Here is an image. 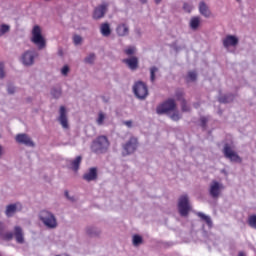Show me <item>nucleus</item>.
Listing matches in <instances>:
<instances>
[{
	"label": "nucleus",
	"mask_w": 256,
	"mask_h": 256,
	"mask_svg": "<svg viewBox=\"0 0 256 256\" xmlns=\"http://www.w3.org/2000/svg\"><path fill=\"white\" fill-rule=\"evenodd\" d=\"M38 217L47 229H57V227H59L57 217L55 216V214H53V212L49 210L40 211Z\"/></svg>",
	"instance_id": "f03ea898"
},
{
	"label": "nucleus",
	"mask_w": 256,
	"mask_h": 256,
	"mask_svg": "<svg viewBox=\"0 0 256 256\" xmlns=\"http://www.w3.org/2000/svg\"><path fill=\"white\" fill-rule=\"evenodd\" d=\"M181 109L183 113H189L191 111V106L187 104V100L181 101Z\"/></svg>",
	"instance_id": "473e14b6"
},
{
	"label": "nucleus",
	"mask_w": 256,
	"mask_h": 256,
	"mask_svg": "<svg viewBox=\"0 0 256 256\" xmlns=\"http://www.w3.org/2000/svg\"><path fill=\"white\" fill-rule=\"evenodd\" d=\"M73 43H74V45H81V43H83V37H81L79 35H74Z\"/></svg>",
	"instance_id": "4c0bfd02"
},
{
	"label": "nucleus",
	"mask_w": 256,
	"mask_h": 256,
	"mask_svg": "<svg viewBox=\"0 0 256 256\" xmlns=\"http://www.w3.org/2000/svg\"><path fill=\"white\" fill-rule=\"evenodd\" d=\"M198 9L200 15H202L206 19H209V17H211V10L209 9L207 3H205L204 1L199 3Z\"/></svg>",
	"instance_id": "6ab92c4d"
},
{
	"label": "nucleus",
	"mask_w": 256,
	"mask_h": 256,
	"mask_svg": "<svg viewBox=\"0 0 256 256\" xmlns=\"http://www.w3.org/2000/svg\"><path fill=\"white\" fill-rule=\"evenodd\" d=\"M9 29H11V28L9 27V25L2 24L1 27H0V33H1V35H5V33H9Z\"/></svg>",
	"instance_id": "ea45409f"
},
{
	"label": "nucleus",
	"mask_w": 256,
	"mask_h": 256,
	"mask_svg": "<svg viewBox=\"0 0 256 256\" xmlns=\"http://www.w3.org/2000/svg\"><path fill=\"white\" fill-rule=\"evenodd\" d=\"M23 210V205L21 203L17 202L14 204H9L6 206L5 215L8 218L14 217L15 213H19V211Z\"/></svg>",
	"instance_id": "f8f14e48"
},
{
	"label": "nucleus",
	"mask_w": 256,
	"mask_h": 256,
	"mask_svg": "<svg viewBox=\"0 0 256 256\" xmlns=\"http://www.w3.org/2000/svg\"><path fill=\"white\" fill-rule=\"evenodd\" d=\"M237 2L241 1V0H236Z\"/></svg>",
	"instance_id": "6e6d98bb"
},
{
	"label": "nucleus",
	"mask_w": 256,
	"mask_h": 256,
	"mask_svg": "<svg viewBox=\"0 0 256 256\" xmlns=\"http://www.w3.org/2000/svg\"><path fill=\"white\" fill-rule=\"evenodd\" d=\"M0 237L5 238L7 241H11V239H13V237H14V233L13 232H6V233L3 232V235Z\"/></svg>",
	"instance_id": "a19ab883"
},
{
	"label": "nucleus",
	"mask_w": 256,
	"mask_h": 256,
	"mask_svg": "<svg viewBox=\"0 0 256 256\" xmlns=\"http://www.w3.org/2000/svg\"><path fill=\"white\" fill-rule=\"evenodd\" d=\"M137 51V49L133 46L128 47L127 49L124 50V53L126 55H135V52Z\"/></svg>",
	"instance_id": "58836bf2"
},
{
	"label": "nucleus",
	"mask_w": 256,
	"mask_h": 256,
	"mask_svg": "<svg viewBox=\"0 0 256 256\" xmlns=\"http://www.w3.org/2000/svg\"><path fill=\"white\" fill-rule=\"evenodd\" d=\"M183 10H184L186 13H191V11H193V4L184 2V3H183Z\"/></svg>",
	"instance_id": "f704fd0d"
},
{
	"label": "nucleus",
	"mask_w": 256,
	"mask_h": 256,
	"mask_svg": "<svg viewBox=\"0 0 256 256\" xmlns=\"http://www.w3.org/2000/svg\"><path fill=\"white\" fill-rule=\"evenodd\" d=\"M100 33L103 37H109L111 35V25L109 23H102L100 25Z\"/></svg>",
	"instance_id": "b1692460"
},
{
	"label": "nucleus",
	"mask_w": 256,
	"mask_h": 256,
	"mask_svg": "<svg viewBox=\"0 0 256 256\" xmlns=\"http://www.w3.org/2000/svg\"><path fill=\"white\" fill-rule=\"evenodd\" d=\"M188 81H197V72L190 71L187 76Z\"/></svg>",
	"instance_id": "c9c22d12"
},
{
	"label": "nucleus",
	"mask_w": 256,
	"mask_h": 256,
	"mask_svg": "<svg viewBox=\"0 0 256 256\" xmlns=\"http://www.w3.org/2000/svg\"><path fill=\"white\" fill-rule=\"evenodd\" d=\"M109 147H111L109 138L105 135H100L92 141L90 149L95 155H105L109 151Z\"/></svg>",
	"instance_id": "f257e3e1"
},
{
	"label": "nucleus",
	"mask_w": 256,
	"mask_h": 256,
	"mask_svg": "<svg viewBox=\"0 0 256 256\" xmlns=\"http://www.w3.org/2000/svg\"><path fill=\"white\" fill-rule=\"evenodd\" d=\"M122 63H124L130 71H137V69H139V58H137V56L123 59Z\"/></svg>",
	"instance_id": "ddd939ff"
},
{
	"label": "nucleus",
	"mask_w": 256,
	"mask_h": 256,
	"mask_svg": "<svg viewBox=\"0 0 256 256\" xmlns=\"http://www.w3.org/2000/svg\"><path fill=\"white\" fill-rule=\"evenodd\" d=\"M177 104L174 99H168L164 103L160 104L156 108V113L158 115H165V113H169V111H175Z\"/></svg>",
	"instance_id": "0eeeda50"
},
{
	"label": "nucleus",
	"mask_w": 256,
	"mask_h": 256,
	"mask_svg": "<svg viewBox=\"0 0 256 256\" xmlns=\"http://www.w3.org/2000/svg\"><path fill=\"white\" fill-rule=\"evenodd\" d=\"M201 26V17L194 16L190 19L189 27L192 29V31H197L199 27Z\"/></svg>",
	"instance_id": "4be33fe9"
},
{
	"label": "nucleus",
	"mask_w": 256,
	"mask_h": 256,
	"mask_svg": "<svg viewBox=\"0 0 256 256\" xmlns=\"http://www.w3.org/2000/svg\"><path fill=\"white\" fill-rule=\"evenodd\" d=\"M36 57H39V53L35 50H28L22 55V63L26 67H31L35 63Z\"/></svg>",
	"instance_id": "9d476101"
},
{
	"label": "nucleus",
	"mask_w": 256,
	"mask_h": 256,
	"mask_svg": "<svg viewBox=\"0 0 256 256\" xmlns=\"http://www.w3.org/2000/svg\"><path fill=\"white\" fill-rule=\"evenodd\" d=\"M3 233H5V223L0 221V236H3Z\"/></svg>",
	"instance_id": "a18cd8bd"
},
{
	"label": "nucleus",
	"mask_w": 256,
	"mask_h": 256,
	"mask_svg": "<svg viewBox=\"0 0 256 256\" xmlns=\"http://www.w3.org/2000/svg\"><path fill=\"white\" fill-rule=\"evenodd\" d=\"M97 168L92 167L83 175L84 181H87L88 183H91V181H97Z\"/></svg>",
	"instance_id": "a211bd4d"
},
{
	"label": "nucleus",
	"mask_w": 256,
	"mask_h": 256,
	"mask_svg": "<svg viewBox=\"0 0 256 256\" xmlns=\"http://www.w3.org/2000/svg\"><path fill=\"white\" fill-rule=\"evenodd\" d=\"M159 73V68L157 66L150 67V81L151 83H155V74Z\"/></svg>",
	"instance_id": "c85d7f7f"
},
{
	"label": "nucleus",
	"mask_w": 256,
	"mask_h": 256,
	"mask_svg": "<svg viewBox=\"0 0 256 256\" xmlns=\"http://www.w3.org/2000/svg\"><path fill=\"white\" fill-rule=\"evenodd\" d=\"M50 93L54 99H59L63 92L60 87H53Z\"/></svg>",
	"instance_id": "cd10ccee"
},
{
	"label": "nucleus",
	"mask_w": 256,
	"mask_h": 256,
	"mask_svg": "<svg viewBox=\"0 0 256 256\" xmlns=\"http://www.w3.org/2000/svg\"><path fill=\"white\" fill-rule=\"evenodd\" d=\"M58 122L64 129H69V118L67 116V108L61 106L59 109Z\"/></svg>",
	"instance_id": "9b49d317"
},
{
	"label": "nucleus",
	"mask_w": 256,
	"mask_h": 256,
	"mask_svg": "<svg viewBox=\"0 0 256 256\" xmlns=\"http://www.w3.org/2000/svg\"><path fill=\"white\" fill-rule=\"evenodd\" d=\"M223 154L224 157L226 159H229V161H231L232 163H241L242 161L241 156L237 154V152H235L233 148H231V145L227 143L224 145Z\"/></svg>",
	"instance_id": "6e6552de"
},
{
	"label": "nucleus",
	"mask_w": 256,
	"mask_h": 256,
	"mask_svg": "<svg viewBox=\"0 0 256 256\" xmlns=\"http://www.w3.org/2000/svg\"><path fill=\"white\" fill-rule=\"evenodd\" d=\"M223 189H225V186L223 183L212 180L209 185V195L212 197V199H219L221 197V193L223 192Z\"/></svg>",
	"instance_id": "423d86ee"
},
{
	"label": "nucleus",
	"mask_w": 256,
	"mask_h": 256,
	"mask_svg": "<svg viewBox=\"0 0 256 256\" xmlns=\"http://www.w3.org/2000/svg\"><path fill=\"white\" fill-rule=\"evenodd\" d=\"M81 161H83V157L81 156H77L74 160H70V169L77 173V171H79Z\"/></svg>",
	"instance_id": "5701e85b"
},
{
	"label": "nucleus",
	"mask_w": 256,
	"mask_h": 256,
	"mask_svg": "<svg viewBox=\"0 0 256 256\" xmlns=\"http://www.w3.org/2000/svg\"><path fill=\"white\" fill-rule=\"evenodd\" d=\"M238 256H245V253L239 252Z\"/></svg>",
	"instance_id": "864d4df0"
},
{
	"label": "nucleus",
	"mask_w": 256,
	"mask_h": 256,
	"mask_svg": "<svg viewBox=\"0 0 256 256\" xmlns=\"http://www.w3.org/2000/svg\"><path fill=\"white\" fill-rule=\"evenodd\" d=\"M31 41L38 47L39 51L47 47V41L43 34H41V27L37 25L33 27Z\"/></svg>",
	"instance_id": "7ed1b4c3"
},
{
	"label": "nucleus",
	"mask_w": 256,
	"mask_h": 256,
	"mask_svg": "<svg viewBox=\"0 0 256 256\" xmlns=\"http://www.w3.org/2000/svg\"><path fill=\"white\" fill-rule=\"evenodd\" d=\"M200 121H201L202 127H205V125H207V118L202 117V118L200 119Z\"/></svg>",
	"instance_id": "de8ad7c7"
},
{
	"label": "nucleus",
	"mask_w": 256,
	"mask_h": 256,
	"mask_svg": "<svg viewBox=\"0 0 256 256\" xmlns=\"http://www.w3.org/2000/svg\"><path fill=\"white\" fill-rule=\"evenodd\" d=\"M197 216L200 217L202 221H205L210 229L213 227V220H211V216H207L203 212H198Z\"/></svg>",
	"instance_id": "393cba45"
},
{
	"label": "nucleus",
	"mask_w": 256,
	"mask_h": 256,
	"mask_svg": "<svg viewBox=\"0 0 256 256\" xmlns=\"http://www.w3.org/2000/svg\"><path fill=\"white\" fill-rule=\"evenodd\" d=\"M64 195L69 201H74L73 197L69 196V191H65Z\"/></svg>",
	"instance_id": "49530a36"
},
{
	"label": "nucleus",
	"mask_w": 256,
	"mask_h": 256,
	"mask_svg": "<svg viewBox=\"0 0 256 256\" xmlns=\"http://www.w3.org/2000/svg\"><path fill=\"white\" fill-rule=\"evenodd\" d=\"M16 142L21 145H25L26 147H35V142L29 137L27 134H17Z\"/></svg>",
	"instance_id": "4468645a"
},
{
	"label": "nucleus",
	"mask_w": 256,
	"mask_h": 256,
	"mask_svg": "<svg viewBox=\"0 0 256 256\" xmlns=\"http://www.w3.org/2000/svg\"><path fill=\"white\" fill-rule=\"evenodd\" d=\"M0 79H5V63L0 62Z\"/></svg>",
	"instance_id": "79ce46f5"
},
{
	"label": "nucleus",
	"mask_w": 256,
	"mask_h": 256,
	"mask_svg": "<svg viewBox=\"0 0 256 256\" xmlns=\"http://www.w3.org/2000/svg\"><path fill=\"white\" fill-rule=\"evenodd\" d=\"M222 43L225 49H229V47H237V45H239V38H237V36L234 35H227L222 40Z\"/></svg>",
	"instance_id": "2eb2a0df"
},
{
	"label": "nucleus",
	"mask_w": 256,
	"mask_h": 256,
	"mask_svg": "<svg viewBox=\"0 0 256 256\" xmlns=\"http://www.w3.org/2000/svg\"><path fill=\"white\" fill-rule=\"evenodd\" d=\"M105 119H107V115H105V113L100 111L98 113V118L96 119L97 125L99 126L103 125V123H105Z\"/></svg>",
	"instance_id": "7c9ffc66"
},
{
	"label": "nucleus",
	"mask_w": 256,
	"mask_h": 256,
	"mask_svg": "<svg viewBox=\"0 0 256 256\" xmlns=\"http://www.w3.org/2000/svg\"><path fill=\"white\" fill-rule=\"evenodd\" d=\"M85 232L88 237H99L101 235V229L94 225L86 226Z\"/></svg>",
	"instance_id": "aec40b11"
},
{
	"label": "nucleus",
	"mask_w": 256,
	"mask_h": 256,
	"mask_svg": "<svg viewBox=\"0 0 256 256\" xmlns=\"http://www.w3.org/2000/svg\"><path fill=\"white\" fill-rule=\"evenodd\" d=\"M170 119H172V121H179V119H181V115H179V112H174L170 115Z\"/></svg>",
	"instance_id": "37998d69"
},
{
	"label": "nucleus",
	"mask_w": 256,
	"mask_h": 256,
	"mask_svg": "<svg viewBox=\"0 0 256 256\" xmlns=\"http://www.w3.org/2000/svg\"><path fill=\"white\" fill-rule=\"evenodd\" d=\"M14 237L16 239V243L23 245L25 243V233H23V228L21 226L14 227Z\"/></svg>",
	"instance_id": "f3484780"
},
{
	"label": "nucleus",
	"mask_w": 256,
	"mask_h": 256,
	"mask_svg": "<svg viewBox=\"0 0 256 256\" xmlns=\"http://www.w3.org/2000/svg\"><path fill=\"white\" fill-rule=\"evenodd\" d=\"M175 97L177 101L182 102L183 100H185V91H183V89H177L175 92Z\"/></svg>",
	"instance_id": "c756f323"
},
{
	"label": "nucleus",
	"mask_w": 256,
	"mask_h": 256,
	"mask_svg": "<svg viewBox=\"0 0 256 256\" xmlns=\"http://www.w3.org/2000/svg\"><path fill=\"white\" fill-rule=\"evenodd\" d=\"M3 155V146L0 145V157Z\"/></svg>",
	"instance_id": "3c124183"
},
{
	"label": "nucleus",
	"mask_w": 256,
	"mask_h": 256,
	"mask_svg": "<svg viewBox=\"0 0 256 256\" xmlns=\"http://www.w3.org/2000/svg\"><path fill=\"white\" fill-rule=\"evenodd\" d=\"M248 225L252 227V229H256V215L249 216Z\"/></svg>",
	"instance_id": "72a5a7b5"
},
{
	"label": "nucleus",
	"mask_w": 256,
	"mask_h": 256,
	"mask_svg": "<svg viewBox=\"0 0 256 256\" xmlns=\"http://www.w3.org/2000/svg\"><path fill=\"white\" fill-rule=\"evenodd\" d=\"M143 4L147 3V0H140Z\"/></svg>",
	"instance_id": "5fc2aeb1"
},
{
	"label": "nucleus",
	"mask_w": 256,
	"mask_h": 256,
	"mask_svg": "<svg viewBox=\"0 0 256 256\" xmlns=\"http://www.w3.org/2000/svg\"><path fill=\"white\" fill-rule=\"evenodd\" d=\"M137 147H139V140H137V137H130V139L123 145V155H133V152L137 151Z\"/></svg>",
	"instance_id": "1a4fd4ad"
},
{
	"label": "nucleus",
	"mask_w": 256,
	"mask_h": 256,
	"mask_svg": "<svg viewBox=\"0 0 256 256\" xmlns=\"http://www.w3.org/2000/svg\"><path fill=\"white\" fill-rule=\"evenodd\" d=\"M61 73L62 75H64L66 77V75L69 74V66H64L62 69H61Z\"/></svg>",
	"instance_id": "c03bdc74"
},
{
	"label": "nucleus",
	"mask_w": 256,
	"mask_h": 256,
	"mask_svg": "<svg viewBox=\"0 0 256 256\" xmlns=\"http://www.w3.org/2000/svg\"><path fill=\"white\" fill-rule=\"evenodd\" d=\"M132 243L134 245V247H139V245H141V243H143V237L139 236V235H134L133 239H132Z\"/></svg>",
	"instance_id": "2f4dec72"
},
{
	"label": "nucleus",
	"mask_w": 256,
	"mask_h": 256,
	"mask_svg": "<svg viewBox=\"0 0 256 256\" xmlns=\"http://www.w3.org/2000/svg\"><path fill=\"white\" fill-rule=\"evenodd\" d=\"M95 59H97V55H95V53H90L84 58V63H86V65H93Z\"/></svg>",
	"instance_id": "bb28decb"
},
{
	"label": "nucleus",
	"mask_w": 256,
	"mask_h": 256,
	"mask_svg": "<svg viewBox=\"0 0 256 256\" xmlns=\"http://www.w3.org/2000/svg\"><path fill=\"white\" fill-rule=\"evenodd\" d=\"M15 91H16L15 85H13L11 83L7 84L8 95H15Z\"/></svg>",
	"instance_id": "e433bc0d"
},
{
	"label": "nucleus",
	"mask_w": 256,
	"mask_h": 256,
	"mask_svg": "<svg viewBox=\"0 0 256 256\" xmlns=\"http://www.w3.org/2000/svg\"><path fill=\"white\" fill-rule=\"evenodd\" d=\"M233 99H235V95L226 94L224 96L219 97V103H232Z\"/></svg>",
	"instance_id": "a878e982"
},
{
	"label": "nucleus",
	"mask_w": 256,
	"mask_h": 256,
	"mask_svg": "<svg viewBox=\"0 0 256 256\" xmlns=\"http://www.w3.org/2000/svg\"><path fill=\"white\" fill-rule=\"evenodd\" d=\"M109 4L103 3L94 9L93 18L94 19H103L105 17V13H107V8Z\"/></svg>",
	"instance_id": "dca6fc26"
},
{
	"label": "nucleus",
	"mask_w": 256,
	"mask_h": 256,
	"mask_svg": "<svg viewBox=\"0 0 256 256\" xmlns=\"http://www.w3.org/2000/svg\"><path fill=\"white\" fill-rule=\"evenodd\" d=\"M124 125H126V127H133V122L131 120L125 121Z\"/></svg>",
	"instance_id": "09e8293b"
},
{
	"label": "nucleus",
	"mask_w": 256,
	"mask_h": 256,
	"mask_svg": "<svg viewBox=\"0 0 256 256\" xmlns=\"http://www.w3.org/2000/svg\"><path fill=\"white\" fill-rule=\"evenodd\" d=\"M133 93L137 97V99H140V101H145L147 97L149 96V89L147 88V84H145L143 81H138L133 85Z\"/></svg>",
	"instance_id": "20e7f679"
},
{
	"label": "nucleus",
	"mask_w": 256,
	"mask_h": 256,
	"mask_svg": "<svg viewBox=\"0 0 256 256\" xmlns=\"http://www.w3.org/2000/svg\"><path fill=\"white\" fill-rule=\"evenodd\" d=\"M191 211V204L189 203V196L187 194L180 196L178 200V212L181 217H188Z\"/></svg>",
	"instance_id": "39448f33"
},
{
	"label": "nucleus",
	"mask_w": 256,
	"mask_h": 256,
	"mask_svg": "<svg viewBox=\"0 0 256 256\" xmlns=\"http://www.w3.org/2000/svg\"><path fill=\"white\" fill-rule=\"evenodd\" d=\"M65 145H69V143H66Z\"/></svg>",
	"instance_id": "4d7b16f0"
},
{
	"label": "nucleus",
	"mask_w": 256,
	"mask_h": 256,
	"mask_svg": "<svg viewBox=\"0 0 256 256\" xmlns=\"http://www.w3.org/2000/svg\"><path fill=\"white\" fill-rule=\"evenodd\" d=\"M161 1H163V0H154V3H155L156 5H159V4L161 3Z\"/></svg>",
	"instance_id": "8fccbe9b"
},
{
	"label": "nucleus",
	"mask_w": 256,
	"mask_h": 256,
	"mask_svg": "<svg viewBox=\"0 0 256 256\" xmlns=\"http://www.w3.org/2000/svg\"><path fill=\"white\" fill-rule=\"evenodd\" d=\"M116 33L118 37H127L129 35V26L125 23L119 24L116 27Z\"/></svg>",
	"instance_id": "412c9836"
},
{
	"label": "nucleus",
	"mask_w": 256,
	"mask_h": 256,
	"mask_svg": "<svg viewBox=\"0 0 256 256\" xmlns=\"http://www.w3.org/2000/svg\"><path fill=\"white\" fill-rule=\"evenodd\" d=\"M195 109H199V103L194 104Z\"/></svg>",
	"instance_id": "603ef678"
}]
</instances>
